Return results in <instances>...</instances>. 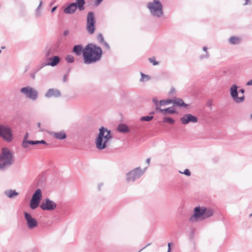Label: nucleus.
Segmentation results:
<instances>
[{
	"mask_svg": "<svg viewBox=\"0 0 252 252\" xmlns=\"http://www.w3.org/2000/svg\"><path fill=\"white\" fill-rule=\"evenodd\" d=\"M216 206L214 203L208 205L198 206L194 208L193 215L190 217L189 220L193 222L198 220H202L211 217L216 210Z\"/></svg>",
	"mask_w": 252,
	"mask_h": 252,
	"instance_id": "nucleus-1",
	"label": "nucleus"
},
{
	"mask_svg": "<svg viewBox=\"0 0 252 252\" xmlns=\"http://www.w3.org/2000/svg\"><path fill=\"white\" fill-rule=\"evenodd\" d=\"M84 52L83 62L86 64L94 63L99 61L103 55L101 48L93 43H88L85 46Z\"/></svg>",
	"mask_w": 252,
	"mask_h": 252,
	"instance_id": "nucleus-2",
	"label": "nucleus"
},
{
	"mask_svg": "<svg viewBox=\"0 0 252 252\" xmlns=\"http://www.w3.org/2000/svg\"><path fill=\"white\" fill-rule=\"evenodd\" d=\"M112 137L111 130L101 126L95 139L96 148L99 150L105 149L108 146L109 141Z\"/></svg>",
	"mask_w": 252,
	"mask_h": 252,
	"instance_id": "nucleus-3",
	"label": "nucleus"
},
{
	"mask_svg": "<svg viewBox=\"0 0 252 252\" xmlns=\"http://www.w3.org/2000/svg\"><path fill=\"white\" fill-rule=\"evenodd\" d=\"M13 152L7 148H3L0 154V170L4 171L14 162Z\"/></svg>",
	"mask_w": 252,
	"mask_h": 252,
	"instance_id": "nucleus-4",
	"label": "nucleus"
},
{
	"mask_svg": "<svg viewBox=\"0 0 252 252\" xmlns=\"http://www.w3.org/2000/svg\"><path fill=\"white\" fill-rule=\"evenodd\" d=\"M147 7L153 17L159 18L164 14L163 5L159 0H153L148 2Z\"/></svg>",
	"mask_w": 252,
	"mask_h": 252,
	"instance_id": "nucleus-5",
	"label": "nucleus"
},
{
	"mask_svg": "<svg viewBox=\"0 0 252 252\" xmlns=\"http://www.w3.org/2000/svg\"><path fill=\"white\" fill-rule=\"evenodd\" d=\"M146 168L142 170L140 167H136L126 174V181L127 182H134L140 178L145 173Z\"/></svg>",
	"mask_w": 252,
	"mask_h": 252,
	"instance_id": "nucleus-6",
	"label": "nucleus"
},
{
	"mask_svg": "<svg viewBox=\"0 0 252 252\" xmlns=\"http://www.w3.org/2000/svg\"><path fill=\"white\" fill-rule=\"evenodd\" d=\"M95 23L96 21L94 12H89L87 16L86 30L90 34H92L94 32Z\"/></svg>",
	"mask_w": 252,
	"mask_h": 252,
	"instance_id": "nucleus-7",
	"label": "nucleus"
},
{
	"mask_svg": "<svg viewBox=\"0 0 252 252\" xmlns=\"http://www.w3.org/2000/svg\"><path fill=\"white\" fill-rule=\"evenodd\" d=\"M0 136L6 142H11L13 139V136L11 128L3 125H0Z\"/></svg>",
	"mask_w": 252,
	"mask_h": 252,
	"instance_id": "nucleus-8",
	"label": "nucleus"
},
{
	"mask_svg": "<svg viewBox=\"0 0 252 252\" xmlns=\"http://www.w3.org/2000/svg\"><path fill=\"white\" fill-rule=\"evenodd\" d=\"M20 92L33 101L36 100L38 98V92L31 86H28L21 88Z\"/></svg>",
	"mask_w": 252,
	"mask_h": 252,
	"instance_id": "nucleus-9",
	"label": "nucleus"
},
{
	"mask_svg": "<svg viewBox=\"0 0 252 252\" xmlns=\"http://www.w3.org/2000/svg\"><path fill=\"white\" fill-rule=\"evenodd\" d=\"M239 88V86L234 84L230 87L229 90L231 98L233 101L237 103L243 102L245 100V98L244 94H243L239 97L238 96L239 91L238 90V89Z\"/></svg>",
	"mask_w": 252,
	"mask_h": 252,
	"instance_id": "nucleus-10",
	"label": "nucleus"
},
{
	"mask_svg": "<svg viewBox=\"0 0 252 252\" xmlns=\"http://www.w3.org/2000/svg\"><path fill=\"white\" fill-rule=\"evenodd\" d=\"M57 206V204L54 201L49 198H46L42 200L39 207L43 211H51L55 210Z\"/></svg>",
	"mask_w": 252,
	"mask_h": 252,
	"instance_id": "nucleus-11",
	"label": "nucleus"
},
{
	"mask_svg": "<svg viewBox=\"0 0 252 252\" xmlns=\"http://www.w3.org/2000/svg\"><path fill=\"white\" fill-rule=\"evenodd\" d=\"M23 214L27 226L30 229H33L37 226V221L30 213L25 211Z\"/></svg>",
	"mask_w": 252,
	"mask_h": 252,
	"instance_id": "nucleus-12",
	"label": "nucleus"
},
{
	"mask_svg": "<svg viewBox=\"0 0 252 252\" xmlns=\"http://www.w3.org/2000/svg\"><path fill=\"white\" fill-rule=\"evenodd\" d=\"M198 120L197 117L189 113L184 115L180 118V121L183 125H187L189 123H195Z\"/></svg>",
	"mask_w": 252,
	"mask_h": 252,
	"instance_id": "nucleus-13",
	"label": "nucleus"
},
{
	"mask_svg": "<svg viewBox=\"0 0 252 252\" xmlns=\"http://www.w3.org/2000/svg\"><path fill=\"white\" fill-rule=\"evenodd\" d=\"M85 47L83 48L82 44L75 45L72 49V52L74 53L77 56H80L82 55L83 59H84L85 56Z\"/></svg>",
	"mask_w": 252,
	"mask_h": 252,
	"instance_id": "nucleus-14",
	"label": "nucleus"
},
{
	"mask_svg": "<svg viewBox=\"0 0 252 252\" xmlns=\"http://www.w3.org/2000/svg\"><path fill=\"white\" fill-rule=\"evenodd\" d=\"M62 95L61 93L57 89H49L45 94V97L51 98L52 97H60Z\"/></svg>",
	"mask_w": 252,
	"mask_h": 252,
	"instance_id": "nucleus-15",
	"label": "nucleus"
},
{
	"mask_svg": "<svg viewBox=\"0 0 252 252\" xmlns=\"http://www.w3.org/2000/svg\"><path fill=\"white\" fill-rule=\"evenodd\" d=\"M46 60L48 61L47 64H48L49 66L54 67L60 63L61 58L58 56L55 55L51 57L46 58Z\"/></svg>",
	"mask_w": 252,
	"mask_h": 252,
	"instance_id": "nucleus-16",
	"label": "nucleus"
},
{
	"mask_svg": "<svg viewBox=\"0 0 252 252\" xmlns=\"http://www.w3.org/2000/svg\"><path fill=\"white\" fill-rule=\"evenodd\" d=\"M173 106H178L180 108H187L189 106L181 98L177 97H175L173 99Z\"/></svg>",
	"mask_w": 252,
	"mask_h": 252,
	"instance_id": "nucleus-17",
	"label": "nucleus"
},
{
	"mask_svg": "<svg viewBox=\"0 0 252 252\" xmlns=\"http://www.w3.org/2000/svg\"><path fill=\"white\" fill-rule=\"evenodd\" d=\"M77 9L75 7V4L73 2L69 3L65 8L63 9V12L67 14H74Z\"/></svg>",
	"mask_w": 252,
	"mask_h": 252,
	"instance_id": "nucleus-18",
	"label": "nucleus"
},
{
	"mask_svg": "<svg viewBox=\"0 0 252 252\" xmlns=\"http://www.w3.org/2000/svg\"><path fill=\"white\" fill-rule=\"evenodd\" d=\"M51 134L53 137L61 140H64L67 137V135L63 130L59 132H52Z\"/></svg>",
	"mask_w": 252,
	"mask_h": 252,
	"instance_id": "nucleus-19",
	"label": "nucleus"
},
{
	"mask_svg": "<svg viewBox=\"0 0 252 252\" xmlns=\"http://www.w3.org/2000/svg\"><path fill=\"white\" fill-rule=\"evenodd\" d=\"M159 112L161 113L162 115H165L167 114H173L177 113V111L173 106L169 107L165 109H160Z\"/></svg>",
	"mask_w": 252,
	"mask_h": 252,
	"instance_id": "nucleus-20",
	"label": "nucleus"
},
{
	"mask_svg": "<svg viewBox=\"0 0 252 252\" xmlns=\"http://www.w3.org/2000/svg\"><path fill=\"white\" fill-rule=\"evenodd\" d=\"M75 4V7L80 11H83L85 9V0H76L73 2Z\"/></svg>",
	"mask_w": 252,
	"mask_h": 252,
	"instance_id": "nucleus-21",
	"label": "nucleus"
},
{
	"mask_svg": "<svg viewBox=\"0 0 252 252\" xmlns=\"http://www.w3.org/2000/svg\"><path fill=\"white\" fill-rule=\"evenodd\" d=\"M117 130L119 132L122 133H126L130 131L128 126L124 123H121L118 125Z\"/></svg>",
	"mask_w": 252,
	"mask_h": 252,
	"instance_id": "nucleus-22",
	"label": "nucleus"
},
{
	"mask_svg": "<svg viewBox=\"0 0 252 252\" xmlns=\"http://www.w3.org/2000/svg\"><path fill=\"white\" fill-rule=\"evenodd\" d=\"M42 198V195L41 190L40 189H37L33 193L31 199L40 202Z\"/></svg>",
	"mask_w": 252,
	"mask_h": 252,
	"instance_id": "nucleus-23",
	"label": "nucleus"
},
{
	"mask_svg": "<svg viewBox=\"0 0 252 252\" xmlns=\"http://www.w3.org/2000/svg\"><path fill=\"white\" fill-rule=\"evenodd\" d=\"M4 194L9 198H13L19 195V193L15 189H8L4 191Z\"/></svg>",
	"mask_w": 252,
	"mask_h": 252,
	"instance_id": "nucleus-24",
	"label": "nucleus"
},
{
	"mask_svg": "<svg viewBox=\"0 0 252 252\" xmlns=\"http://www.w3.org/2000/svg\"><path fill=\"white\" fill-rule=\"evenodd\" d=\"M40 201L31 199L30 203V208L32 210L36 209L40 204Z\"/></svg>",
	"mask_w": 252,
	"mask_h": 252,
	"instance_id": "nucleus-25",
	"label": "nucleus"
},
{
	"mask_svg": "<svg viewBox=\"0 0 252 252\" xmlns=\"http://www.w3.org/2000/svg\"><path fill=\"white\" fill-rule=\"evenodd\" d=\"M240 38L234 36H231L229 39V43L232 45L238 44L240 42Z\"/></svg>",
	"mask_w": 252,
	"mask_h": 252,
	"instance_id": "nucleus-26",
	"label": "nucleus"
},
{
	"mask_svg": "<svg viewBox=\"0 0 252 252\" xmlns=\"http://www.w3.org/2000/svg\"><path fill=\"white\" fill-rule=\"evenodd\" d=\"M163 122L164 123H168L169 124L173 125L175 121L174 119L169 117H165L163 119Z\"/></svg>",
	"mask_w": 252,
	"mask_h": 252,
	"instance_id": "nucleus-27",
	"label": "nucleus"
},
{
	"mask_svg": "<svg viewBox=\"0 0 252 252\" xmlns=\"http://www.w3.org/2000/svg\"><path fill=\"white\" fill-rule=\"evenodd\" d=\"M42 0H40L39 4L38 5V6H37V7L36 8V9L35 10V16L36 18H38L41 16V12H40V9L42 6Z\"/></svg>",
	"mask_w": 252,
	"mask_h": 252,
	"instance_id": "nucleus-28",
	"label": "nucleus"
},
{
	"mask_svg": "<svg viewBox=\"0 0 252 252\" xmlns=\"http://www.w3.org/2000/svg\"><path fill=\"white\" fill-rule=\"evenodd\" d=\"M154 119V116L152 115L150 116H144L140 118V120L141 121L150 122Z\"/></svg>",
	"mask_w": 252,
	"mask_h": 252,
	"instance_id": "nucleus-29",
	"label": "nucleus"
},
{
	"mask_svg": "<svg viewBox=\"0 0 252 252\" xmlns=\"http://www.w3.org/2000/svg\"><path fill=\"white\" fill-rule=\"evenodd\" d=\"M171 103H173L172 99H163L159 101V104L160 105H164Z\"/></svg>",
	"mask_w": 252,
	"mask_h": 252,
	"instance_id": "nucleus-30",
	"label": "nucleus"
},
{
	"mask_svg": "<svg viewBox=\"0 0 252 252\" xmlns=\"http://www.w3.org/2000/svg\"><path fill=\"white\" fill-rule=\"evenodd\" d=\"M29 136V134L28 132H27L25 135H24L23 140L22 144V146L23 148H27V143L28 142V140L27 139Z\"/></svg>",
	"mask_w": 252,
	"mask_h": 252,
	"instance_id": "nucleus-31",
	"label": "nucleus"
},
{
	"mask_svg": "<svg viewBox=\"0 0 252 252\" xmlns=\"http://www.w3.org/2000/svg\"><path fill=\"white\" fill-rule=\"evenodd\" d=\"M65 60L69 63H73L74 62V58L72 55H67Z\"/></svg>",
	"mask_w": 252,
	"mask_h": 252,
	"instance_id": "nucleus-32",
	"label": "nucleus"
},
{
	"mask_svg": "<svg viewBox=\"0 0 252 252\" xmlns=\"http://www.w3.org/2000/svg\"><path fill=\"white\" fill-rule=\"evenodd\" d=\"M152 101L155 104V105L156 106V109L159 111L160 109H161L159 101H158V100L156 97L153 98Z\"/></svg>",
	"mask_w": 252,
	"mask_h": 252,
	"instance_id": "nucleus-33",
	"label": "nucleus"
},
{
	"mask_svg": "<svg viewBox=\"0 0 252 252\" xmlns=\"http://www.w3.org/2000/svg\"><path fill=\"white\" fill-rule=\"evenodd\" d=\"M53 54V50L51 48L47 47L45 49V57L46 59L49 58V57Z\"/></svg>",
	"mask_w": 252,
	"mask_h": 252,
	"instance_id": "nucleus-34",
	"label": "nucleus"
},
{
	"mask_svg": "<svg viewBox=\"0 0 252 252\" xmlns=\"http://www.w3.org/2000/svg\"><path fill=\"white\" fill-rule=\"evenodd\" d=\"M146 79V81H148L150 79V76L148 75L145 74L142 72H141V78L140 81H143Z\"/></svg>",
	"mask_w": 252,
	"mask_h": 252,
	"instance_id": "nucleus-35",
	"label": "nucleus"
},
{
	"mask_svg": "<svg viewBox=\"0 0 252 252\" xmlns=\"http://www.w3.org/2000/svg\"><path fill=\"white\" fill-rule=\"evenodd\" d=\"M38 144V140H28V142L27 143V148L28 147L29 145H37Z\"/></svg>",
	"mask_w": 252,
	"mask_h": 252,
	"instance_id": "nucleus-36",
	"label": "nucleus"
},
{
	"mask_svg": "<svg viewBox=\"0 0 252 252\" xmlns=\"http://www.w3.org/2000/svg\"><path fill=\"white\" fill-rule=\"evenodd\" d=\"M148 60L149 62L153 64V65H157L159 64V62L156 61L155 57L149 58Z\"/></svg>",
	"mask_w": 252,
	"mask_h": 252,
	"instance_id": "nucleus-37",
	"label": "nucleus"
},
{
	"mask_svg": "<svg viewBox=\"0 0 252 252\" xmlns=\"http://www.w3.org/2000/svg\"><path fill=\"white\" fill-rule=\"evenodd\" d=\"M97 39L99 41V42L100 43H103V42L105 41V40H104V38H103V35L101 33H99L97 35Z\"/></svg>",
	"mask_w": 252,
	"mask_h": 252,
	"instance_id": "nucleus-38",
	"label": "nucleus"
},
{
	"mask_svg": "<svg viewBox=\"0 0 252 252\" xmlns=\"http://www.w3.org/2000/svg\"><path fill=\"white\" fill-rule=\"evenodd\" d=\"M183 174L186 175L187 176H189L191 175V172L188 169H186L183 172H182Z\"/></svg>",
	"mask_w": 252,
	"mask_h": 252,
	"instance_id": "nucleus-39",
	"label": "nucleus"
},
{
	"mask_svg": "<svg viewBox=\"0 0 252 252\" xmlns=\"http://www.w3.org/2000/svg\"><path fill=\"white\" fill-rule=\"evenodd\" d=\"M209 57V54L208 52H207L205 55H201L200 56V59L202 60L204 58H208Z\"/></svg>",
	"mask_w": 252,
	"mask_h": 252,
	"instance_id": "nucleus-40",
	"label": "nucleus"
},
{
	"mask_svg": "<svg viewBox=\"0 0 252 252\" xmlns=\"http://www.w3.org/2000/svg\"><path fill=\"white\" fill-rule=\"evenodd\" d=\"M36 72H35L34 71L32 70V71L30 73V77L33 79L34 80L35 78V74Z\"/></svg>",
	"mask_w": 252,
	"mask_h": 252,
	"instance_id": "nucleus-41",
	"label": "nucleus"
},
{
	"mask_svg": "<svg viewBox=\"0 0 252 252\" xmlns=\"http://www.w3.org/2000/svg\"><path fill=\"white\" fill-rule=\"evenodd\" d=\"M48 65V64H47V62H44V63H41L39 64H38V66L40 67L41 69L44 67L45 66Z\"/></svg>",
	"mask_w": 252,
	"mask_h": 252,
	"instance_id": "nucleus-42",
	"label": "nucleus"
},
{
	"mask_svg": "<svg viewBox=\"0 0 252 252\" xmlns=\"http://www.w3.org/2000/svg\"><path fill=\"white\" fill-rule=\"evenodd\" d=\"M48 65V64H47V62H44V63H41L39 64H38V66L40 67L41 69L44 67L45 66Z\"/></svg>",
	"mask_w": 252,
	"mask_h": 252,
	"instance_id": "nucleus-43",
	"label": "nucleus"
},
{
	"mask_svg": "<svg viewBox=\"0 0 252 252\" xmlns=\"http://www.w3.org/2000/svg\"><path fill=\"white\" fill-rule=\"evenodd\" d=\"M173 246V244L172 242H170L168 243V251L167 252H170L171 251V247Z\"/></svg>",
	"mask_w": 252,
	"mask_h": 252,
	"instance_id": "nucleus-44",
	"label": "nucleus"
},
{
	"mask_svg": "<svg viewBox=\"0 0 252 252\" xmlns=\"http://www.w3.org/2000/svg\"><path fill=\"white\" fill-rule=\"evenodd\" d=\"M40 69L41 68L38 66V65H37L32 69V70L34 71L35 72L37 73Z\"/></svg>",
	"mask_w": 252,
	"mask_h": 252,
	"instance_id": "nucleus-45",
	"label": "nucleus"
},
{
	"mask_svg": "<svg viewBox=\"0 0 252 252\" xmlns=\"http://www.w3.org/2000/svg\"><path fill=\"white\" fill-rule=\"evenodd\" d=\"M38 144H44V145H48V143H47L46 142V141L44 140H38Z\"/></svg>",
	"mask_w": 252,
	"mask_h": 252,
	"instance_id": "nucleus-46",
	"label": "nucleus"
},
{
	"mask_svg": "<svg viewBox=\"0 0 252 252\" xmlns=\"http://www.w3.org/2000/svg\"><path fill=\"white\" fill-rule=\"evenodd\" d=\"M103 0H94V4L95 6L99 5Z\"/></svg>",
	"mask_w": 252,
	"mask_h": 252,
	"instance_id": "nucleus-47",
	"label": "nucleus"
},
{
	"mask_svg": "<svg viewBox=\"0 0 252 252\" xmlns=\"http://www.w3.org/2000/svg\"><path fill=\"white\" fill-rule=\"evenodd\" d=\"M102 44H103V45L106 47V48H107L108 50L110 49V48L109 45L105 41L102 43Z\"/></svg>",
	"mask_w": 252,
	"mask_h": 252,
	"instance_id": "nucleus-48",
	"label": "nucleus"
},
{
	"mask_svg": "<svg viewBox=\"0 0 252 252\" xmlns=\"http://www.w3.org/2000/svg\"><path fill=\"white\" fill-rule=\"evenodd\" d=\"M175 92V88H171L170 92H169V94L171 95V94H172L173 93H174Z\"/></svg>",
	"mask_w": 252,
	"mask_h": 252,
	"instance_id": "nucleus-49",
	"label": "nucleus"
},
{
	"mask_svg": "<svg viewBox=\"0 0 252 252\" xmlns=\"http://www.w3.org/2000/svg\"><path fill=\"white\" fill-rule=\"evenodd\" d=\"M67 74H64L63 76V82H66L67 81Z\"/></svg>",
	"mask_w": 252,
	"mask_h": 252,
	"instance_id": "nucleus-50",
	"label": "nucleus"
},
{
	"mask_svg": "<svg viewBox=\"0 0 252 252\" xmlns=\"http://www.w3.org/2000/svg\"><path fill=\"white\" fill-rule=\"evenodd\" d=\"M69 31L68 30H65L63 32V35L64 36H67L69 34Z\"/></svg>",
	"mask_w": 252,
	"mask_h": 252,
	"instance_id": "nucleus-51",
	"label": "nucleus"
},
{
	"mask_svg": "<svg viewBox=\"0 0 252 252\" xmlns=\"http://www.w3.org/2000/svg\"><path fill=\"white\" fill-rule=\"evenodd\" d=\"M57 6H54L52 8L51 12L52 13L56 11V10L57 9Z\"/></svg>",
	"mask_w": 252,
	"mask_h": 252,
	"instance_id": "nucleus-52",
	"label": "nucleus"
},
{
	"mask_svg": "<svg viewBox=\"0 0 252 252\" xmlns=\"http://www.w3.org/2000/svg\"><path fill=\"white\" fill-rule=\"evenodd\" d=\"M239 91V93H240L241 94H244L245 92V90L244 89H241L240 90H238Z\"/></svg>",
	"mask_w": 252,
	"mask_h": 252,
	"instance_id": "nucleus-53",
	"label": "nucleus"
},
{
	"mask_svg": "<svg viewBox=\"0 0 252 252\" xmlns=\"http://www.w3.org/2000/svg\"><path fill=\"white\" fill-rule=\"evenodd\" d=\"M246 85L247 86H251L252 85V79H251L250 80H249V81L247 82Z\"/></svg>",
	"mask_w": 252,
	"mask_h": 252,
	"instance_id": "nucleus-54",
	"label": "nucleus"
},
{
	"mask_svg": "<svg viewBox=\"0 0 252 252\" xmlns=\"http://www.w3.org/2000/svg\"><path fill=\"white\" fill-rule=\"evenodd\" d=\"M151 244V243H149L148 244H147L146 246H145V247H144L143 248H142L141 250H140L138 252H140L141 251H142L143 250H144L145 248H146L147 246H150V245Z\"/></svg>",
	"mask_w": 252,
	"mask_h": 252,
	"instance_id": "nucleus-55",
	"label": "nucleus"
},
{
	"mask_svg": "<svg viewBox=\"0 0 252 252\" xmlns=\"http://www.w3.org/2000/svg\"><path fill=\"white\" fill-rule=\"evenodd\" d=\"M207 50H208V48H207V47H206V46H204V47H203V51L205 52H206V53L207 52H207Z\"/></svg>",
	"mask_w": 252,
	"mask_h": 252,
	"instance_id": "nucleus-56",
	"label": "nucleus"
},
{
	"mask_svg": "<svg viewBox=\"0 0 252 252\" xmlns=\"http://www.w3.org/2000/svg\"><path fill=\"white\" fill-rule=\"evenodd\" d=\"M102 185H103V184H102V183H101V184H99V185H98V190H100V189H101V186H102Z\"/></svg>",
	"mask_w": 252,
	"mask_h": 252,
	"instance_id": "nucleus-57",
	"label": "nucleus"
},
{
	"mask_svg": "<svg viewBox=\"0 0 252 252\" xmlns=\"http://www.w3.org/2000/svg\"><path fill=\"white\" fill-rule=\"evenodd\" d=\"M207 106H210V107L212 106V102H211V101H208L207 102Z\"/></svg>",
	"mask_w": 252,
	"mask_h": 252,
	"instance_id": "nucleus-58",
	"label": "nucleus"
},
{
	"mask_svg": "<svg viewBox=\"0 0 252 252\" xmlns=\"http://www.w3.org/2000/svg\"><path fill=\"white\" fill-rule=\"evenodd\" d=\"M249 3H251L250 0H245V5L248 4Z\"/></svg>",
	"mask_w": 252,
	"mask_h": 252,
	"instance_id": "nucleus-59",
	"label": "nucleus"
},
{
	"mask_svg": "<svg viewBox=\"0 0 252 252\" xmlns=\"http://www.w3.org/2000/svg\"><path fill=\"white\" fill-rule=\"evenodd\" d=\"M150 159L151 158H148L146 159V163H148V164H149L150 163Z\"/></svg>",
	"mask_w": 252,
	"mask_h": 252,
	"instance_id": "nucleus-60",
	"label": "nucleus"
},
{
	"mask_svg": "<svg viewBox=\"0 0 252 252\" xmlns=\"http://www.w3.org/2000/svg\"><path fill=\"white\" fill-rule=\"evenodd\" d=\"M154 114H155V112L154 111H152L150 113V114H151V115Z\"/></svg>",
	"mask_w": 252,
	"mask_h": 252,
	"instance_id": "nucleus-61",
	"label": "nucleus"
},
{
	"mask_svg": "<svg viewBox=\"0 0 252 252\" xmlns=\"http://www.w3.org/2000/svg\"><path fill=\"white\" fill-rule=\"evenodd\" d=\"M53 4H54V1H52V2H50V6H51V5H52Z\"/></svg>",
	"mask_w": 252,
	"mask_h": 252,
	"instance_id": "nucleus-62",
	"label": "nucleus"
},
{
	"mask_svg": "<svg viewBox=\"0 0 252 252\" xmlns=\"http://www.w3.org/2000/svg\"><path fill=\"white\" fill-rule=\"evenodd\" d=\"M70 68H69V69L68 70L67 72V73H66V74L68 75L69 72V71H70Z\"/></svg>",
	"mask_w": 252,
	"mask_h": 252,
	"instance_id": "nucleus-63",
	"label": "nucleus"
},
{
	"mask_svg": "<svg viewBox=\"0 0 252 252\" xmlns=\"http://www.w3.org/2000/svg\"><path fill=\"white\" fill-rule=\"evenodd\" d=\"M37 126H38L39 127H40V123H38L37 124Z\"/></svg>",
	"mask_w": 252,
	"mask_h": 252,
	"instance_id": "nucleus-64",
	"label": "nucleus"
}]
</instances>
